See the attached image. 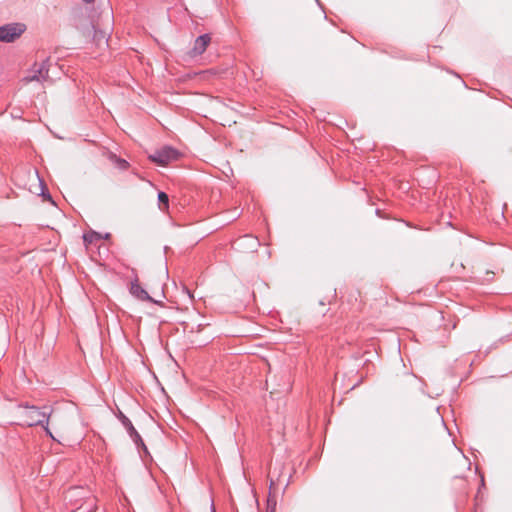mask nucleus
<instances>
[{
	"instance_id": "9",
	"label": "nucleus",
	"mask_w": 512,
	"mask_h": 512,
	"mask_svg": "<svg viewBox=\"0 0 512 512\" xmlns=\"http://www.w3.org/2000/svg\"><path fill=\"white\" fill-rule=\"evenodd\" d=\"M158 202H159V208L161 210L167 209L168 205H169V197H168V195L165 192L160 191L158 193Z\"/></svg>"
},
{
	"instance_id": "7",
	"label": "nucleus",
	"mask_w": 512,
	"mask_h": 512,
	"mask_svg": "<svg viewBox=\"0 0 512 512\" xmlns=\"http://www.w3.org/2000/svg\"><path fill=\"white\" fill-rule=\"evenodd\" d=\"M128 435L138 449L141 448L145 453H148V449L136 429H133L130 433H128Z\"/></svg>"
},
{
	"instance_id": "2",
	"label": "nucleus",
	"mask_w": 512,
	"mask_h": 512,
	"mask_svg": "<svg viewBox=\"0 0 512 512\" xmlns=\"http://www.w3.org/2000/svg\"><path fill=\"white\" fill-rule=\"evenodd\" d=\"M180 152L172 146H163L148 156V159L158 165L166 166L180 158Z\"/></svg>"
},
{
	"instance_id": "6",
	"label": "nucleus",
	"mask_w": 512,
	"mask_h": 512,
	"mask_svg": "<svg viewBox=\"0 0 512 512\" xmlns=\"http://www.w3.org/2000/svg\"><path fill=\"white\" fill-rule=\"evenodd\" d=\"M130 293L139 300L155 302L148 292L140 286L137 278L131 282Z\"/></svg>"
},
{
	"instance_id": "10",
	"label": "nucleus",
	"mask_w": 512,
	"mask_h": 512,
	"mask_svg": "<svg viewBox=\"0 0 512 512\" xmlns=\"http://www.w3.org/2000/svg\"><path fill=\"white\" fill-rule=\"evenodd\" d=\"M100 238H101L100 234L96 233V232H92L90 234L83 235V240L86 243H92L94 241V239H100Z\"/></svg>"
},
{
	"instance_id": "17",
	"label": "nucleus",
	"mask_w": 512,
	"mask_h": 512,
	"mask_svg": "<svg viewBox=\"0 0 512 512\" xmlns=\"http://www.w3.org/2000/svg\"><path fill=\"white\" fill-rule=\"evenodd\" d=\"M211 512H216V509H215V507H214V504H213V503L211 504Z\"/></svg>"
},
{
	"instance_id": "1",
	"label": "nucleus",
	"mask_w": 512,
	"mask_h": 512,
	"mask_svg": "<svg viewBox=\"0 0 512 512\" xmlns=\"http://www.w3.org/2000/svg\"><path fill=\"white\" fill-rule=\"evenodd\" d=\"M20 408L22 409L21 414L24 425L28 427L40 425L45 429L46 433L52 437L48 428L50 416L48 407H43L41 409L36 406L21 405Z\"/></svg>"
},
{
	"instance_id": "16",
	"label": "nucleus",
	"mask_w": 512,
	"mask_h": 512,
	"mask_svg": "<svg viewBox=\"0 0 512 512\" xmlns=\"http://www.w3.org/2000/svg\"><path fill=\"white\" fill-rule=\"evenodd\" d=\"M83 2H85L86 4H91L94 2V0H82Z\"/></svg>"
},
{
	"instance_id": "3",
	"label": "nucleus",
	"mask_w": 512,
	"mask_h": 512,
	"mask_svg": "<svg viewBox=\"0 0 512 512\" xmlns=\"http://www.w3.org/2000/svg\"><path fill=\"white\" fill-rule=\"evenodd\" d=\"M26 30L23 23H9L0 26V41L10 43L19 38Z\"/></svg>"
},
{
	"instance_id": "15",
	"label": "nucleus",
	"mask_w": 512,
	"mask_h": 512,
	"mask_svg": "<svg viewBox=\"0 0 512 512\" xmlns=\"http://www.w3.org/2000/svg\"><path fill=\"white\" fill-rule=\"evenodd\" d=\"M41 195L45 198V199H48V200H51L52 201V198H51V195L49 192H44L42 191Z\"/></svg>"
},
{
	"instance_id": "8",
	"label": "nucleus",
	"mask_w": 512,
	"mask_h": 512,
	"mask_svg": "<svg viewBox=\"0 0 512 512\" xmlns=\"http://www.w3.org/2000/svg\"><path fill=\"white\" fill-rule=\"evenodd\" d=\"M116 417L125 428L127 434L130 433L133 429H135L130 419L121 410H118V412L116 413Z\"/></svg>"
},
{
	"instance_id": "13",
	"label": "nucleus",
	"mask_w": 512,
	"mask_h": 512,
	"mask_svg": "<svg viewBox=\"0 0 512 512\" xmlns=\"http://www.w3.org/2000/svg\"><path fill=\"white\" fill-rule=\"evenodd\" d=\"M268 512H275L276 509V501L274 499L268 498Z\"/></svg>"
},
{
	"instance_id": "11",
	"label": "nucleus",
	"mask_w": 512,
	"mask_h": 512,
	"mask_svg": "<svg viewBox=\"0 0 512 512\" xmlns=\"http://www.w3.org/2000/svg\"><path fill=\"white\" fill-rule=\"evenodd\" d=\"M243 240H245V241H249V242H250L248 246H249L251 249H254L256 246H258V245H259V242H258L257 238H254V237L249 236V235H245V236L243 237Z\"/></svg>"
},
{
	"instance_id": "14",
	"label": "nucleus",
	"mask_w": 512,
	"mask_h": 512,
	"mask_svg": "<svg viewBox=\"0 0 512 512\" xmlns=\"http://www.w3.org/2000/svg\"><path fill=\"white\" fill-rule=\"evenodd\" d=\"M81 489L80 488H73L71 490H69L66 498H69V500H72V497L74 494H77Z\"/></svg>"
},
{
	"instance_id": "5",
	"label": "nucleus",
	"mask_w": 512,
	"mask_h": 512,
	"mask_svg": "<svg viewBox=\"0 0 512 512\" xmlns=\"http://www.w3.org/2000/svg\"><path fill=\"white\" fill-rule=\"evenodd\" d=\"M211 41L210 34H202L198 36L193 44V47L188 52V55L192 58L202 55Z\"/></svg>"
},
{
	"instance_id": "12",
	"label": "nucleus",
	"mask_w": 512,
	"mask_h": 512,
	"mask_svg": "<svg viewBox=\"0 0 512 512\" xmlns=\"http://www.w3.org/2000/svg\"><path fill=\"white\" fill-rule=\"evenodd\" d=\"M116 164H117L118 168L121 170H126L129 167V163L125 159H122V158H117Z\"/></svg>"
},
{
	"instance_id": "4",
	"label": "nucleus",
	"mask_w": 512,
	"mask_h": 512,
	"mask_svg": "<svg viewBox=\"0 0 512 512\" xmlns=\"http://www.w3.org/2000/svg\"><path fill=\"white\" fill-rule=\"evenodd\" d=\"M49 66H50V59L47 58L43 60L39 65L34 64L33 69L31 73L24 77V81L29 83L33 81L37 82H43L46 81L49 78Z\"/></svg>"
}]
</instances>
